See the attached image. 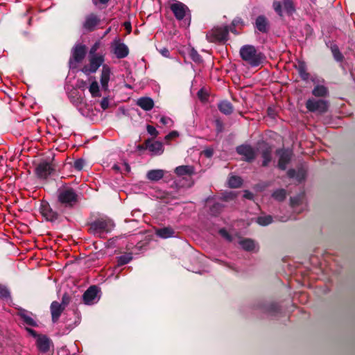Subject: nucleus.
Here are the masks:
<instances>
[{
    "mask_svg": "<svg viewBox=\"0 0 355 355\" xmlns=\"http://www.w3.org/2000/svg\"><path fill=\"white\" fill-rule=\"evenodd\" d=\"M178 136H179V133L177 131H172L165 137V139L170 140V139L177 137Z\"/></svg>",
    "mask_w": 355,
    "mask_h": 355,
    "instance_id": "09e8293b",
    "label": "nucleus"
},
{
    "mask_svg": "<svg viewBox=\"0 0 355 355\" xmlns=\"http://www.w3.org/2000/svg\"><path fill=\"white\" fill-rule=\"evenodd\" d=\"M104 61L103 56L101 55H94L89 56V65L85 66L82 71L87 74L94 73Z\"/></svg>",
    "mask_w": 355,
    "mask_h": 355,
    "instance_id": "1a4fd4ad",
    "label": "nucleus"
},
{
    "mask_svg": "<svg viewBox=\"0 0 355 355\" xmlns=\"http://www.w3.org/2000/svg\"><path fill=\"white\" fill-rule=\"evenodd\" d=\"M331 52L334 55V58L337 61H340L343 59V55L339 51V49L337 46L334 45L331 46Z\"/></svg>",
    "mask_w": 355,
    "mask_h": 355,
    "instance_id": "79ce46f5",
    "label": "nucleus"
},
{
    "mask_svg": "<svg viewBox=\"0 0 355 355\" xmlns=\"http://www.w3.org/2000/svg\"><path fill=\"white\" fill-rule=\"evenodd\" d=\"M101 107L103 110H105L108 108L110 105V101L107 97H104L100 102Z\"/></svg>",
    "mask_w": 355,
    "mask_h": 355,
    "instance_id": "a18cd8bd",
    "label": "nucleus"
},
{
    "mask_svg": "<svg viewBox=\"0 0 355 355\" xmlns=\"http://www.w3.org/2000/svg\"><path fill=\"white\" fill-rule=\"evenodd\" d=\"M137 105L146 111L150 110L154 106V102L149 97H142L137 100Z\"/></svg>",
    "mask_w": 355,
    "mask_h": 355,
    "instance_id": "393cba45",
    "label": "nucleus"
},
{
    "mask_svg": "<svg viewBox=\"0 0 355 355\" xmlns=\"http://www.w3.org/2000/svg\"><path fill=\"white\" fill-rule=\"evenodd\" d=\"M112 168H113V169H114V170H115V171H121V172H122V169H121V167H120L119 165H117V164H114V165L113 166V167H112Z\"/></svg>",
    "mask_w": 355,
    "mask_h": 355,
    "instance_id": "bf43d9fd",
    "label": "nucleus"
},
{
    "mask_svg": "<svg viewBox=\"0 0 355 355\" xmlns=\"http://www.w3.org/2000/svg\"><path fill=\"white\" fill-rule=\"evenodd\" d=\"M99 291L96 286H90L83 294V301L85 304L92 305L97 303L100 299Z\"/></svg>",
    "mask_w": 355,
    "mask_h": 355,
    "instance_id": "9d476101",
    "label": "nucleus"
},
{
    "mask_svg": "<svg viewBox=\"0 0 355 355\" xmlns=\"http://www.w3.org/2000/svg\"><path fill=\"white\" fill-rule=\"evenodd\" d=\"M76 106L79 111L83 115H88L92 111V108L91 105H89L86 103H83L82 101L76 103Z\"/></svg>",
    "mask_w": 355,
    "mask_h": 355,
    "instance_id": "f704fd0d",
    "label": "nucleus"
},
{
    "mask_svg": "<svg viewBox=\"0 0 355 355\" xmlns=\"http://www.w3.org/2000/svg\"><path fill=\"white\" fill-rule=\"evenodd\" d=\"M63 309H64V307L62 306V305L60 304L58 302H52V304L51 305V312L52 320H53V322H55L58 320Z\"/></svg>",
    "mask_w": 355,
    "mask_h": 355,
    "instance_id": "5701e85b",
    "label": "nucleus"
},
{
    "mask_svg": "<svg viewBox=\"0 0 355 355\" xmlns=\"http://www.w3.org/2000/svg\"><path fill=\"white\" fill-rule=\"evenodd\" d=\"M220 207V205H219L218 204L215 205L214 207Z\"/></svg>",
    "mask_w": 355,
    "mask_h": 355,
    "instance_id": "774afa93",
    "label": "nucleus"
},
{
    "mask_svg": "<svg viewBox=\"0 0 355 355\" xmlns=\"http://www.w3.org/2000/svg\"><path fill=\"white\" fill-rule=\"evenodd\" d=\"M227 266L228 268H230L232 269V270H236V269L234 268V267L233 266H232V265L227 264Z\"/></svg>",
    "mask_w": 355,
    "mask_h": 355,
    "instance_id": "69168bd1",
    "label": "nucleus"
},
{
    "mask_svg": "<svg viewBox=\"0 0 355 355\" xmlns=\"http://www.w3.org/2000/svg\"><path fill=\"white\" fill-rule=\"evenodd\" d=\"M101 3H106L109 0H98Z\"/></svg>",
    "mask_w": 355,
    "mask_h": 355,
    "instance_id": "338daca9",
    "label": "nucleus"
},
{
    "mask_svg": "<svg viewBox=\"0 0 355 355\" xmlns=\"http://www.w3.org/2000/svg\"><path fill=\"white\" fill-rule=\"evenodd\" d=\"M26 331L28 332V334H29L31 336H32L33 337H34V338H37V337L39 336L37 334V333H36V331H35V330H33V329H31V328H28V327H27V328H26Z\"/></svg>",
    "mask_w": 355,
    "mask_h": 355,
    "instance_id": "603ef678",
    "label": "nucleus"
},
{
    "mask_svg": "<svg viewBox=\"0 0 355 355\" xmlns=\"http://www.w3.org/2000/svg\"><path fill=\"white\" fill-rule=\"evenodd\" d=\"M112 48L113 53L118 58H123L128 55L129 50L128 46L124 43H122L119 39H115L113 41L112 43Z\"/></svg>",
    "mask_w": 355,
    "mask_h": 355,
    "instance_id": "f8f14e48",
    "label": "nucleus"
},
{
    "mask_svg": "<svg viewBox=\"0 0 355 355\" xmlns=\"http://www.w3.org/2000/svg\"><path fill=\"white\" fill-rule=\"evenodd\" d=\"M261 310L268 315H274L279 310V306L276 303H268L261 305Z\"/></svg>",
    "mask_w": 355,
    "mask_h": 355,
    "instance_id": "bb28decb",
    "label": "nucleus"
},
{
    "mask_svg": "<svg viewBox=\"0 0 355 355\" xmlns=\"http://www.w3.org/2000/svg\"><path fill=\"white\" fill-rule=\"evenodd\" d=\"M86 48L83 45L77 44L76 45L71 52V58L69 60V67L71 69H75L77 67L78 63L80 62L85 56Z\"/></svg>",
    "mask_w": 355,
    "mask_h": 355,
    "instance_id": "0eeeda50",
    "label": "nucleus"
},
{
    "mask_svg": "<svg viewBox=\"0 0 355 355\" xmlns=\"http://www.w3.org/2000/svg\"><path fill=\"white\" fill-rule=\"evenodd\" d=\"M19 315L23 319L24 322L26 324H28L29 326H33V327L37 326L36 322L34 320L33 318H32L29 315V313L26 311H25L24 309L23 310H20L19 312Z\"/></svg>",
    "mask_w": 355,
    "mask_h": 355,
    "instance_id": "473e14b6",
    "label": "nucleus"
},
{
    "mask_svg": "<svg viewBox=\"0 0 355 355\" xmlns=\"http://www.w3.org/2000/svg\"><path fill=\"white\" fill-rule=\"evenodd\" d=\"M189 56L192 59V60L196 63H200L202 62V58L194 49H191L189 52Z\"/></svg>",
    "mask_w": 355,
    "mask_h": 355,
    "instance_id": "a19ab883",
    "label": "nucleus"
},
{
    "mask_svg": "<svg viewBox=\"0 0 355 355\" xmlns=\"http://www.w3.org/2000/svg\"><path fill=\"white\" fill-rule=\"evenodd\" d=\"M114 226L112 220L107 218H100L89 224V231L94 236L102 237L104 234L110 232Z\"/></svg>",
    "mask_w": 355,
    "mask_h": 355,
    "instance_id": "f03ea898",
    "label": "nucleus"
},
{
    "mask_svg": "<svg viewBox=\"0 0 355 355\" xmlns=\"http://www.w3.org/2000/svg\"><path fill=\"white\" fill-rule=\"evenodd\" d=\"M295 67L303 80H307L309 78V73L306 72V66L303 61L298 60L295 64Z\"/></svg>",
    "mask_w": 355,
    "mask_h": 355,
    "instance_id": "7c9ffc66",
    "label": "nucleus"
},
{
    "mask_svg": "<svg viewBox=\"0 0 355 355\" xmlns=\"http://www.w3.org/2000/svg\"><path fill=\"white\" fill-rule=\"evenodd\" d=\"M89 91L93 98L101 96L99 85L96 80L92 82L89 87Z\"/></svg>",
    "mask_w": 355,
    "mask_h": 355,
    "instance_id": "72a5a7b5",
    "label": "nucleus"
},
{
    "mask_svg": "<svg viewBox=\"0 0 355 355\" xmlns=\"http://www.w3.org/2000/svg\"><path fill=\"white\" fill-rule=\"evenodd\" d=\"M111 70L107 65H103L101 74V85L102 89L107 91L108 90V83L110 80Z\"/></svg>",
    "mask_w": 355,
    "mask_h": 355,
    "instance_id": "f3484780",
    "label": "nucleus"
},
{
    "mask_svg": "<svg viewBox=\"0 0 355 355\" xmlns=\"http://www.w3.org/2000/svg\"><path fill=\"white\" fill-rule=\"evenodd\" d=\"M85 164V161L83 159H78L73 163V167L77 171H81Z\"/></svg>",
    "mask_w": 355,
    "mask_h": 355,
    "instance_id": "c03bdc74",
    "label": "nucleus"
},
{
    "mask_svg": "<svg viewBox=\"0 0 355 355\" xmlns=\"http://www.w3.org/2000/svg\"><path fill=\"white\" fill-rule=\"evenodd\" d=\"M132 259L131 253L123 254L118 257V266H123L129 263Z\"/></svg>",
    "mask_w": 355,
    "mask_h": 355,
    "instance_id": "58836bf2",
    "label": "nucleus"
},
{
    "mask_svg": "<svg viewBox=\"0 0 355 355\" xmlns=\"http://www.w3.org/2000/svg\"><path fill=\"white\" fill-rule=\"evenodd\" d=\"M165 174V171L162 169L150 170L146 173V178L150 181H159Z\"/></svg>",
    "mask_w": 355,
    "mask_h": 355,
    "instance_id": "b1692460",
    "label": "nucleus"
},
{
    "mask_svg": "<svg viewBox=\"0 0 355 355\" xmlns=\"http://www.w3.org/2000/svg\"><path fill=\"white\" fill-rule=\"evenodd\" d=\"M286 192L284 189H277L272 193V196L274 198L279 201L283 200L286 197Z\"/></svg>",
    "mask_w": 355,
    "mask_h": 355,
    "instance_id": "ea45409f",
    "label": "nucleus"
},
{
    "mask_svg": "<svg viewBox=\"0 0 355 355\" xmlns=\"http://www.w3.org/2000/svg\"><path fill=\"white\" fill-rule=\"evenodd\" d=\"M69 297L66 295H64L62 297V305L63 307L69 303Z\"/></svg>",
    "mask_w": 355,
    "mask_h": 355,
    "instance_id": "6e6d98bb",
    "label": "nucleus"
},
{
    "mask_svg": "<svg viewBox=\"0 0 355 355\" xmlns=\"http://www.w3.org/2000/svg\"><path fill=\"white\" fill-rule=\"evenodd\" d=\"M155 234L162 239H168L175 236V231L171 227H164L162 228L157 229L155 230Z\"/></svg>",
    "mask_w": 355,
    "mask_h": 355,
    "instance_id": "412c9836",
    "label": "nucleus"
},
{
    "mask_svg": "<svg viewBox=\"0 0 355 355\" xmlns=\"http://www.w3.org/2000/svg\"><path fill=\"white\" fill-rule=\"evenodd\" d=\"M146 148L154 155H159L164 152V147L159 141H147Z\"/></svg>",
    "mask_w": 355,
    "mask_h": 355,
    "instance_id": "aec40b11",
    "label": "nucleus"
},
{
    "mask_svg": "<svg viewBox=\"0 0 355 355\" xmlns=\"http://www.w3.org/2000/svg\"><path fill=\"white\" fill-rule=\"evenodd\" d=\"M159 52L165 58H169L170 53L167 48H162L159 50Z\"/></svg>",
    "mask_w": 355,
    "mask_h": 355,
    "instance_id": "3c124183",
    "label": "nucleus"
},
{
    "mask_svg": "<svg viewBox=\"0 0 355 355\" xmlns=\"http://www.w3.org/2000/svg\"><path fill=\"white\" fill-rule=\"evenodd\" d=\"M277 155L279 157L278 166L279 168L284 170L286 165L291 160L292 152L288 149H279L277 150Z\"/></svg>",
    "mask_w": 355,
    "mask_h": 355,
    "instance_id": "2eb2a0df",
    "label": "nucleus"
},
{
    "mask_svg": "<svg viewBox=\"0 0 355 355\" xmlns=\"http://www.w3.org/2000/svg\"><path fill=\"white\" fill-rule=\"evenodd\" d=\"M243 197L245 198L252 200V199H253V193L248 191H245L244 193Z\"/></svg>",
    "mask_w": 355,
    "mask_h": 355,
    "instance_id": "864d4df0",
    "label": "nucleus"
},
{
    "mask_svg": "<svg viewBox=\"0 0 355 355\" xmlns=\"http://www.w3.org/2000/svg\"><path fill=\"white\" fill-rule=\"evenodd\" d=\"M175 173L179 175H192L194 173V168L189 165H182L175 168Z\"/></svg>",
    "mask_w": 355,
    "mask_h": 355,
    "instance_id": "a878e982",
    "label": "nucleus"
},
{
    "mask_svg": "<svg viewBox=\"0 0 355 355\" xmlns=\"http://www.w3.org/2000/svg\"><path fill=\"white\" fill-rule=\"evenodd\" d=\"M160 122L165 125L171 126L173 124V121L169 117L166 116H162L160 119Z\"/></svg>",
    "mask_w": 355,
    "mask_h": 355,
    "instance_id": "49530a36",
    "label": "nucleus"
},
{
    "mask_svg": "<svg viewBox=\"0 0 355 355\" xmlns=\"http://www.w3.org/2000/svg\"><path fill=\"white\" fill-rule=\"evenodd\" d=\"M287 173L289 178H295L298 182H301L305 178V171L302 168L297 171L294 169H290Z\"/></svg>",
    "mask_w": 355,
    "mask_h": 355,
    "instance_id": "c756f323",
    "label": "nucleus"
},
{
    "mask_svg": "<svg viewBox=\"0 0 355 355\" xmlns=\"http://www.w3.org/2000/svg\"><path fill=\"white\" fill-rule=\"evenodd\" d=\"M313 82L314 84H316L312 91L313 96L317 97H325L328 95V89L324 85L319 84V81L316 83L314 79H313Z\"/></svg>",
    "mask_w": 355,
    "mask_h": 355,
    "instance_id": "4be33fe9",
    "label": "nucleus"
},
{
    "mask_svg": "<svg viewBox=\"0 0 355 355\" xmlns=\"http://www.w3.org/2000/svg\"><path fill=\"white\" fill-rule=\"evenodd\" d=\"M51 343V340L46 336H39L36 340L37 348L43 353H46L49 350Z\"/></svg>",
    "mask_w": 355,
    "mask_h": 355,
    "instance_id": "6ab92c4d",
    "label": "nucleus"
},
{
    "mask_svg": "<svg viewBox=\"0 0 355 355\" xmlns=\"http://www.w3.org/2000/svg\"><path fill=\"white\" fill-rule=\"evenodd\" d=\"M271 153H272L271 147L266 146L261 153V156L263 158L262 165L263 166H267L271 161V158H272Z\"/></svg>",
    "mask_w": 355,
    "mask_h": 355,
    "instance_id": "2f4dec72",
    "label": "nucleus"
},
{
    "mask_svg": "<svg viewBox=\"0 0 355 355\" xmlns=\"http://www.w3.org/2000/svg\"><path fill=\"white\" fill-rule=\"evenodd\" d=\"M0 297L5 300H8L10 297V292L5 286L0 285Z\"/></svg>",
    "mask_w": 355,
    "mask_h": 355,
    "instance_id": "37998d69",
    "label": "nucleus"
},
{
    "mask_svg": "<svg viewBox=\"0 0 355 355\" xmlns=\"http://www.w3.org/2000/svg\"><path fill=\"white\" fill-rule=\"evenodd\" d=\"M58 202L66 207H73L78 201L76 192L70 187H62L58 190Z\"/></svg>",
    "mask_w": 355,
    "mask_h": 355,
    "instance_id": "20e7f679",
    "label": "nucleus"
},
{
    "mask_svg": "<svg viewBox=\"0 0 355 355\" xmlns=\"http://www.w3.org/2000/svg\"><path fill=\"white\" fill-rule=\"evenodd\" d=\"M236 152L242 155L247 162L252 161L256 156V152L252 147L249 145H241L236 148Z\"/></svg>",
    "mask_w": 355,
    "mask_h": 355,
    "instance_id": "4468645a",
    "label": "nucleus"
},
{
    "mask_svg": "<svg viewBox=\"0 0 355 355\" xmlns=\"http://www.w3.org/2000/svg\"><path fill=\"white\" fill-rule=\"evenodd\" d=\"M124 26L126 28L130 29L131 28L130 24L129 22H125Z\"/></svg>",
    "mask_w": 355,
    "mask_h": 355,
    "instance_id": "680f3d73",
    "label": "nucleus"
},
{
    "mask_svg": "<svg viewBox=\"0 0 355 355\" xmlns=\"http://www.w3.org/2000/svg\"><path fill=\"white\" fill-rule=\"evenodd\" d=\"M42 215L49 221H54L58 218L57 212L54 211L47 202H42L40 205Z\"/></svg>",
    "mask_w": 355,
    "mask_h": 355,
    "instance_id": "dca6fc26",
    "label": "nucleus"
},
{
    "mask_svg": "<svg viewBox=\"0 0 355 355\" xmlns=\"http://www.w3.org/2000/svg\"><path fill=\"white\" fill-rule=\"evenodd\" d=\"M170 8L178 20H182L189 12L188 7L183 3L175 1L170 6Z\"/></svg>",
    "mask_w": 355,
    "mask_h": 355,
    "instance_id": "9b49d317",
    "label": "nucleus"
},
{
    "mask_svg": "<svg viewBox=\"0 0 355 355\" xmlns=\"http://www.w3.org/2000/svg\"><path fill=\"white\" fill-rule=\"evenodd\" d=\"M66 352H67V350H66L65 347H63L58 351V354L59 355H67Z\"/></svg>",
    "mask_w": 355,
    "mask_h": 355,
    "instance_id": "13d9d810",
    "label": "nucleus"
},
{
    "mask_svg": "<svg viewBox=\"0 0 355 355\" xmlns=\"http://www.w3.org/2000/svg\"><path fill=\"white\" fill-rule=\"evenodd\" d=\"M219 234L226 241L238 244L243 250L255 252L259 250L258 244L252 239L248 238H243L237 236H232L225 229H220Z\"/></svg>",
    "mask_w": 355,
    "mask_h": 355,
    "instance_id": "f257e3e1",
    "label": "nucleus"
},
{
    "mask_svg": "<svg viewBox=\"0 0 355 355\" xmlns=\"http://www.w3.org/2000/svg\"><path fill=\"white\" fill-rule=\"evenodd\" d=\"M257 223L261 226H266L272 223V218L269 215H261L257 218Z\"/></svg>",
    "mask_w": 355,
    "mask_h": 355,
    "instance_id": "c9c22d12",
    "label": "nucleus"
},
{
    "mask_svg": "<svg viewBox=\"0 0 355 355\" xmlns=\"http://www.w3.org/2000/svg\"><path fill=\"white\" fill-rule=\"evenodd\" d=\"M203 153L207 157H210L213 155V150L210 148L205 150Z\"/></svg>",
    "mask_w": 355,
    "mask_h": 355,
    "instance_id": "5fc2aeb1",
    "label": "nucleus"
},
{
    "mask_svg": "<svg viewBox=\"0 0 355 355\" xmlns=\"http://www.w3.org/2000/svg\"><path fill=\"white\" fill-rule=\"evenodd\" d=\"M240 55L243 60L253 67L258 66L262 60L261 54L252 45L243 46L240 50Z\"/></svg>",
    "mask_w": 355,
    "mask_h": 355,
    "instance_id": "7ed1b4c3",
    "label": "nucleus"
},
{
    "mask_svg": "<svg viewBox=\"0 0 355 355\" xmlns=\"http://www.w3.org/2000/svg\"><path fill=\"white\" fill-rule=\"evenodd\" d=\"M148 133L153 137H156L158 135V132L156 128L152 125H147Z\"/></svg>",
    "mask_w": 355,
    "mask_h": 355,
    "instance_id": "de8ad7c7",
    "label": "nucleus"
},
{
    "mask_svg": "<svg viewBox=\"0 0 355 355\" xmlns=\"http://www.w3.org/2000/svg\"><path fill=\"white\" fill-rule=\"evenodd\" d=\"M228 33L227 26L216 27L207 33V38L211 42H224L227 40Z\"/></svg>",
    "mask_w": 355,
    "mask_h": 355,
    "instance_id": "423d86ee",
    "label": "nucleus"
},
{
    "mask_svg": "<svg viewBox=\"0 0 355 355\" xmlns=\"http://www.w3.org/2000/svg\"><path fill=\"white\" fill-rule=\"evenodd\" d=\"M239 22H240V20L234 19L232 22V24H233V26H235V25L238 24Z\"/></svg>",
    "mask_w": 355,
    "mask_h": 355,
    "instance_id": "0e129e2a",
    "label": "nucleus"
},
{
    "mask_svg": "<svg viewBox=\"0 0 355 355\" xmlns=\"http://www.w3.org/2000/svg\"><path fill=\"white\" fill-rule=\"evenodd\" d=\"M203 94H204V92L202 89H200V91H198V96L201 99H203L204 98V96H203Z\"/></svg>",
    "mask_w": 355,
    "mask_h": 355,
    "instance_id": "052dcab7",
    "label": "nucleus"
},
{
    "mask_svg": "<svg viewBox=\"0 0 355 355\" xmlns=\"http://www.w3.org/2000/svg\"><path fill=\"white\" fill-rule=\"evenodd\" d=\"M306 107L310 112L324 113L328 109V102L322 99L310 98L306 103Z\"/></svg>",
    "mask_w": 355,
    "mask_h": 355,
    "instance_id": "6e6552de",
    "label": "nucleus"
},
{
    "mask_svg": "<svg viewBox=\"0 0 355 355\" xmlns=\"http://www.w3.org/2000/svg\"><path fill=\"white\" fill-rule=\"evenodd\" d=\"M241 183V178L238 176H231L228 180V184L232 188H237Z\"/></svg>",
    "mask_w": 355,
    "mask_h": 355,
    "instance_id": "4c0bfd02",
    "label": "nucleus"
},
{
    "mask_svg": "<svg viewBox=\"0 0 355 355\" xmlns=\"http://www.w3.org/2000/svg\"><path fill=\"white\" fill-rule=\"evenodd\" d=\"M219 110L225 114H230L233 112V106L227 101H223L218 103Z\"/></svg>",
    "mask_w": 355,
    "mask_h": 355,
    "instance_id": "c85d7f7f",
    "label": "nucleus"
},
{
    "mask_svg": "<svg viewBox=\"0 0 355 355\" xmlns=\"http://www.w3.org/2000/svg\"><path fill=\"white\" fill-rule=\"evenodd\" d=\"M122 167H123V168H121L122 171H125L127 173L130 172V166L127 163H123V165H122Z\"/></svg>",
    "mask_w": 355,
    "mask_h": 355,
    "instance_id": "4d7b16f0",
    "label": "nucleus"
},
{
    "mask_svg": "<svg viewBox=\"0 0 355 355\" xmlns=\"http://www.w3.org/2000/svg\"><path fill=\"white\" fill-rule=\"evenodd\" d=\"M288 15H292L295 12V7L293 0H282V1L275 0L272 2V8L275 12L279 16H283V9Z\"/></svg>",
    "mask_w": 355,
    "mask_h": 355,
    "instance_id": "39448f33",
    "label": "nucleus"
},
{
    "mask_svg": "<svg viewBox=\"0 0 355 355\" xmlns=\"http://www.w3.org/2000/svg\"><path fill=\"white\" fill-rule=\"evenodd\" d=\"M51 171V166L47 162L40 163L36 168V173L40 178H46Z\"/></svg>",
    "mask_w": 355,
    "mask_h": 355,
    "instance_id": "a211bd4d",
    "label": "nucleus"
},
{
    "mask_svg": "<svg viewBox=\"0 0 355 355\" xmlns=\"http://www.w3.org/2000/svg\"><path fill=\"white\" fill-rule=\"evenodd\" d=\"M256 28L261 32L265 33L268 28V21L264 16H259L255 21Z\"/></svg>",
    "mask_w": 355,
    "mask_h": 355,
    "instance_id": "cd10ccee",
    "label": "nucleus"
},
{
    "mask_svg": "<svg viewBox=\"0 0 355 355\" xmlns=\"http://www.w3.org/2000/svg\"><path fill=\"white\" fill-rule=\"evenodd\" d=\"M101 19L98 15L94 13H90L85 17L83 23V27L87 31H92L99 24Z\"/></svg>",
    "mask_w": 355,
    "mask_h": 355,
    "instance_id": "ddd939ff",
    "label": "nucleus"
},
{
    "mask_svg": "<svg viewBox=\"0 0 355 355\" xmlns=\"http://www.w3.org/2000/svg\"><path fill=\"white\" fill-rule=\"evenodd\" d=\"M99 47V44L98 43H95L92 46V48L90 49V51H89V56H92V55H96V51L98 50Z\"/></svg>",
    "mask_w": 355,
    "mask_h": 355,
    "instance_id": "8fccbe9b",
    "label": "nucleus"
},
{
    "mask_svg": "<svg viewBox=\"0 0 355 355\" xmlns=\"http://www.w3.org/2000/svg\"><path fill=\"white\" fill-rule=\"evenodd\" d=\"M303 202V196H298L291 198V205L296 212H300L301 209H297V206L302 205Z\"/></svg>",
    "mask_w": 355,
    "mask_h": 355,
    "instance_id": "e433bc0d",
    "label": "nucleus"
},
{
    "mask_svg": "<svg viewBox=\"0 0 355 355\" xmlns=\"http://www.w3.org/2000/svg\"><path fill=\"white\" fill-rule=\"evenodd\" d=\"M229 31H231V32L234 33V34H237V32L236 31L234 28L230 27L229 29Z\"/></svg>",
    "mask_w": 355,
    "mask_h": 355,
    "instance_id": "e2e57ef3",
    "label": "nucleus"
}]
</instances>
